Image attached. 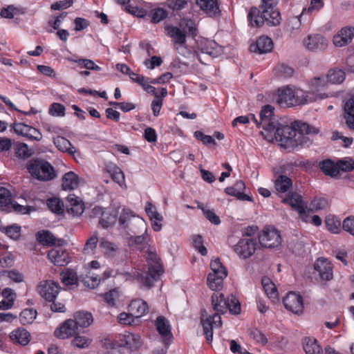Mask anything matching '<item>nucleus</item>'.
Segmentation results:
<instances>
[{
  "instance_id": "54",
  "label": "nucleus",
  "mask_w": 354,
  "mask_h": 354,
  "mask_svg": "<svg viewBox=\"0 0 354 354\" xmlns=\"http://www.w3.org/2000/svg\"><path fill=\"white\" fill-rule=\"evenodd\" d=\"M229 305H227V310L232 314L238 315L241 312V305L239 300L234 295H230L227 298Z\"/></svg>"
},
{
  "instance_id": "61",
  "label": "nucleus",
  "mask_w": 354,
  "mask_h": 354,
  "mask_svg": "<svg viewBox=\"0 0 354 354\" xmlns=\"http://www.w3.org/2000/svg\"><path fill=\"white\" fill-rule=\"evenodd\" d=\"M48 113L56 117L64 116L65 115V107L62 104L53 103L48 109Z\"/></svg>"
},
{
  "instance_id": "38",
  "label": "nucleus",
  "mask_w": 354,
  "mask_h": 354,
  "mask_svg": "<svg viewBox=\"0 0 354 354\" xmlns=\"http://www.w3.org/2000/svg\"><path fill=\"white\" fill-rule=\"evenodd\" d=\"M98 242V232L95 231L86 241L82 250L83 253L85 254H94Z\"/></svg>"
},
{
  "instance_id": "21",
  "label": "nucleus",
  "mask_w": 354,
  "mask_h": 354,
  "mask_svg": "<svg viewBox=\"0 0 354 354\" xmlns=\"http://www.w3.org/2000/svg\"><path fill=\"white\" fill-rule=\"evenodd\" d=\"M66 207L68 214L73 216H80L84 209V206L80 198L74 194H69L66 198Z\"/></svg>"
},
{
  "instance_id": "32",
  "label": "nucleus",
  "mask_w": 354,
  "mask_h": 354,
  "mask_svg": "<svg viewBox=\"0 0 354 354\" xmlns=\"http://www.w3.org/2000/svg\"><path fill=\"white\" fill-rule=\"evenodd\" d=\"M201 52L213 57H217L223 53V48L214 41H207L201 47Z\"/></svg>"
},
{
  "instance_id": "25",
  "label": "nucleus",
  "mask_w": 354,
  "mask_h": 354,
  "mask_svg": "<svg viewBox=\"0 0 354 354\" xmlns=\"http://www.w3.org/2000/svg\"><path fill=\"white\" fill-rule=\"evenodd\" d=\"M10 338L15 344L26 346L30 340V334L26 329L18 328L10 333Z\"/></svg>"
},
{
  "instance_id": "44",
  "label": "nucleus",
  "mask_w": 354,
  "mask_h": 354,
  "mask_svg": "<svg viewBox=\"0 0 354 354\" xmlns=\"http://www.w3.org/2000/svg\"><path fill=\"white\" fill-rule=\"evenodd\" d=\"M326 77L332 84H341L345 80V73L340 69H331L328 71Z\"/></svg>"
},
{
  "instance_id": "11",
  "label": "nucleus",
  "mask_w": 354,
  "mask_h": 354,
  "mask_svg": "<svg viewBox=\"0 0 354 354\" xmlns=\"http://www.w3.org/2000/svg\"><path fill=\"white\" fill-rule=\"evenodd\" d=\"M257 241L252 238H243L234 245V252L242 259H247L252 256L255 250Z\"/></svg>"
},
{
  "instance_id": "20",
  "label": "nucleus",
  "mask_w": 354,
  "mask_h": 354,
  "mask_svg": "<svg viewBox=\"0 0 354 354\" xmlns=\"http://www.w3.org/2000/svg\"><path fill=\"white\" fill-rule=\"evenodd\" d=\"M272 48V40L266 36L259 37L255 42L250 46V51L258 54L270 53Z\"/></svg>"
},
{
  "instance_id": "62",
  "label": "nucleus",
  "mask_w": 354,
  "mask_h": 354,
  "mask_svg": "<svg viewBox=\"0 0 354 354\" xmlns=\"http://www.w3.org/2000/svg\"><path fill=\"white\" fill-rule=\"evenodd\" d=\"M71 62H77L79 65L86 68L88 70L99 71L101 68L95 64L92 60L88 59H80L78 60L70 59Z\"/></svg>"
},
{
  "instance_id": "24",
  "label": "nucleus",
  "mask_w": 354,
  "mask_h": 354,
  "mask_svg": "<svg viewBox=\"0 0 354 354\" xmlns=\"http://www.w3.org/2000/svg\"><path fill=\"white\" fill-rule=\"evenodd\" d=\"M196 3L210 17H216L220 14L218 0H196Z\"/></svg>"
},
{
  "instance_id": "46",
  "label": "nucleus",
  "mask_w": 354,
  "mask_h": 354,
  "mask_svg": "<svg viewBox=\"0 0 354 354\" xmlns=\"http://www.w3.org/2000/svg\"><path fill=\"white\" fill-rule=\"evenodd\" d=\"M326 85V82L325 80L324 77H315L310 83L311 91H308L309 92H314L315 94L319 95H322L324 98L326 97L327 95L323 93H319L318 91L324 88Z\"/></svg>"
},
{
  "instance_id": "5",
  "label": "nucleus",
  "mask_w": 354,
  "mask_h": 354,
  "mask_svg": "<svg viewBox=\"0 0 354 354\" xmlns=\"http://www.w3.org/2000/svg\"><path fill=\"white\" fill-rule=\"evenodd\" d=\"M148 270L142 271L137 275V280L142 286L149 288L153 286L163 273L162 266L156 253L149 252L147 257Z\"/></svg>"
},
{
  "instance_id": "53",
  "label": "nucleus",
  "mask_w": 354,
  "mask_h": 354,
  "mask_svg": "<svg viewBox=\"0 0 354 354\" xmlns=\"http://www.w3.org/2000/svg\"><path fill=\"white\" fill-rule=\"evenodd\" d=\"M149 16L151 22L157 24L167 17V12L162 8H156L151 10Z\"/></svg>"
},
{
  "instance_id": "15",
  "label": "nucleus",
  "mask_w": 354,
  "mask_h": 354,
  "mask_svg": "<svg viewBox=\"0 0 354 354\" xmlns=\"http://www.w3.org/2000/svg\"><path fill=\"white\" fill-rule=\"evenodd\" d=\"M156 326L157 330L162 336L163 344L169 346L173 337L169 321L165 317L159 316L156 318Z\"/></svg>"
},
{
  "instance_id": "56",
  "label": "nucleus",
  "mask_w": 354,
  "mask_h": 354,
  "mask_svg": "<svg viewBox=\"0 0 354 354\" xmlns=\"http://www.w3.org/2000/svg\"><path fill=\"white\" fill-rule=\"evenodd\" d=\"M306 14V8H303L299 16L292 17L288 21V26L292 31L298 30L301 26V18Z\"/></svg>"
},
{
  "instance_id": "8",
  "label": "nucleus",
  "mask_w": 354,
  "mask_h": 354,
  "mask_svg": "<svg viewBox=\"0 0 354 354\" xmlns=\"http://www.w3.org/2000/svg\"><path fill=\"white\" fill-rule=\"evenodd\" d=\"M274 116V108L270 105L263 106L260 112V122L251 114V118L259 127H262L265 131L272 133L277 128L278 121L275 120Z\"/></svg>"
},
{
  "instance_id": "64",
  "label": "nucleus",
  "mask_w": 354,
  "mask_h": 354,
  "mask_svg": "<svg viewBox=\"0 0 354 354\" xmlns=\"http://www.w3.org/2000/svg\"><path fill=\"white\" fill-rule=\"evenodd\" d=\"M328 206V201L324 198H315L310 205L312 211H319L325 209Z\"/></svg>"
},
{
  "instance_id": "45",
  "label": "nucleus",
  "mask_w": 354,
  "mask_h": 354,
  "mask_svg": "<svg viewBox=\"0 0 354 354\" xmlns=\"http://www.w3.org/2000/svg\"><path fill=\"white\" fill-rule=\"evenodd\" d=\"M37 311L32 308L22 310L19 315V321L23 325L30 324L36 318Z\"/></svg>"
},
{
  "instance_id": "27",
  "label": "nucleus",
  "mask_w": 354,
  "mask_h": 354,
  "mask_svg": "<svg viewBox=\"0 0 354 354\" xmlns=\"http://www.w3.org/2000/svg\"><path fill=\"white\" fill-rule=\"evenodd\" d=\"M167 35L172 39L174 44H186L187 35L177 26L168 25L165 26Z\"/></svg>"
},
{
  "instance_id": "16",
  "label": "nucleus",
  "mask_w": 354,
  "mask_h": 354,
  "mask_svg": "<svg viewBox=\"0 0 354 354\" xmlns=\"http://www.w3.org/2000/svg\"><path fill=\"white\" fill-rule=\"evenodd\" d=\"M354 37V27L342 28L334 37L333 44L337 47H343L350 44Z\"/></svg>"
},
{
  "instance_id": "60",
  "label": "nucleus",
  "mask_w": 354,
  "mask_h": 354,
  "mask_svg": "<svg viewBox=\"0 0 354 354\" xmlns=\"http://www.w3.org/2000/svg\"><path fill=\"white\" fill-rule=\"evenodd\" d=\"M338 171H350L354 169V161L351 158L339 160L337 162Z\"/></svg>"
},
{
  "instance_id": "22",
  "label": "nucleus",
  "mask_w": 354,
  "mask_h": 354,
  "mask_svg": "<svg viewBox=\"0 0 354 354\" xmlns=\"http://www.w3.org/2000/svg\"><path fill=\"white\" fill-rule=\"evenodd\" d=\"M284 203L289 204L300 214H305L307 209L306 204L304 202L302 196L296 192L289 193L287 197L282 200Z\"/></svg>"
},
{
  "instance_id": "47",
  "label": "nucleus",
  "mask_w": 354,
  "mask_h": 354,
  "mask_svg": "<svg viewBox=\"0 0 354 354\" xmlns=\"http://www.w3.org/2000/svg\"><path fill=\"white\" fill-rule=\"evenodd\" d=\"M47 206L50 211L57 214H61L64 211V203L57 198L48 199Z\"/></svg>"
},
{
  "instance_id": "40",
  "label": "nucleus",
  "mask_w": 354,
  "mask_h": 354,
  "mask_svg": "<svg viewBox=\"0 0 354 354\" xmlns=\"http://www.w3.org/2000/svg\"><path fill=\"white\" fill-rule=\"evenodd\" d=\"M60 280L65 286H72L77 283V273L71 269H65L60 273Z\"/></svg>"
},
{
  "instance_id": "52",
  "label": "nucleus",
  "mask_w": 354,
  "mask_h": 354,
  "mask_svg": "<svg viewBox=\"0 0 354 354\" xmlns=\"http://www.w3.org/2000/svg\"><path fill=\"white\" fill-rule=\"evenodd\" d=\"M275 73L282 77H290L293 75L294 70L285 64H278L274 68Z\"/></svg>"
},
{
  "instance_id": "19",
  "label": "nucleus",
  "mask_w": 354,
  "mask_h": 354,
  "mask_svg": "<svg viewBox=\"0 0 354 354\" xmlns=\"http://www.w3.org/2000/svg\"><path fill=\"white\" fill-rule=\"evenodd\" d=\"M77 328L74 320L69 319L55 330L54 335L59 339H68L76 334Z\"/></svg>"
},
{
  "instance_id": "29",
  "label": "nucleus",
  "mask_w": 354,
  "mask_h": 354,
  "mask_svg": "<svg viewBox=\"0 0 354 354\" xmlns=\"http://www.w3.org/2000/svg\"><path fill=\"white\" fill-rule=\"evenodd\" d=\"M74 322L77 327L86 328L89 326L93 321L91 313L84 311H78L73 315Z\"/></svg>"
},
{
  "instance_id": "37",
  "label": "nucleus",
  "mask_w": 354,
  "mask_h": 354,
  "mask_svg": "<svg viewBox=\"0 0 354 354\" xmlns=\"http://www.w3.org/2000/svg\"><path fill=\"white\" fill-rule=\"evenodd\" d=\"M346 124L348 127H354V98L348 99L344 104Z\"/></svg>"
},
{
  "instance_id": "50",
  "label": "nucleus",
  "mask_w": 354,
  "mask_h": 354,
  "mask_svg": "<svg viewBox=\"0 0 354 354\" xmlns=\"http://www.w3.org/2000/svg\"><path fill=\"white\" fill-rule=\"evenodd\" d=\"M101 296L104 298L107 305L112 307L115 306L116 301L120 297V292L116 288H114Z\"/></svg>"
},
{
  "instance_id": "48",
  "label": "nucleus",
  "mask_w": 354,
  "mask_h": 354,
  "mask_svg": "<svg viewBox=\"0 0 354 354\" xmlns=\"http://www.w3.org/2000/svg\"><path fill=\"white\" fill-rule=\"evenodd\" d=\"M11 194L10 191L3 187H0V209L9 208L11 205Z\"/></svg>"
},
{
  "instance_id": "55",
  "label": "nucleus",
  "mask_w": 354,
  "mask_h": 354,
  "mask_svg": "<svg viewBox=\"0 0 354 354\" xmlns=\"http://www.w3.org/2000/svg\"><path fill=\"white\" fill-rule=\"evenodd\" d=\"M15 154L19 158H27L32 154L31 150L28 149V145L24 143H19L15 148Z\"/></svg>"
},
{
  "instance_id": "33",
  "label": "nucleus",
  "mask_w": 354,
  "mask_h": 354,
  "mask_svg": "<svg viewBox=\"0 0 354 354\" xmlns=\"http://www.w3.org/2000/svg\"><path fill=\"white\" fill-rule=\"evenodd\" d=\"M100 247L103 253L109 257H113L116 255L118 252V245L105 238H102L100 241Z\"/></svg>"
},
{
  "instance_id": "10",
  "label": "nucleus",
  "mask_w": 354,
  "mask_h": 354,
  "mask_svg": "<svg viewBox=\"0 0 354 354\" xmlns=\"http://www.w3.org/2000/svg\"><path fill=\"white\" fill-rule=\"evenodd\" d=\"M60 289L59 284L53 281H41L37 286L39 295L49 302L55 299Z\"/></svg>"
},
{
  "instance_id": "28",
  "label": "nucleus",
  "mask_w": 354,
  "mask_h": 354,
  "mask_svg": "<svg viewBox=\"0 0 354 354\" xmlns=\"http://www.w3.org/2000/svg\"><path fill=\"white\" fill-rule=\"evenodd\" d=\"M129 307L136 319L141 317L148 312V305L142 299L133 300Z\"/></svg>"
},
{
  "instance_id": "9",
  "label": "nucleus",
  "mask_w": 354,
  "mask_h": 354,
  "mask_svg": "<svg viewBox=\"0 0 354 354\" xmlns=\"http://www.w3.org/2000/svg\"><path fill=\"white\" fill-rule=\"evenodd\" d=\"M259 243L264 248H274L281 245L279 232L274 228H265L259 237Z\"/></svg>"
},
{
  "instance_id": "3",
  "label": "nucleus",
  "mask_w": 354,
  "mask_h": 354,
  "mask_svg": "<svg viewBox=\"0 0 354 354\" xmlns=\"http://www.w3.org/2000/svg\"><path fill=\"white\" fill-rule=\"evenodd\" d=\"M278 0H261L260 9L252 7L248 15L252 26L259 28L265 23L270 26H276L281 22V16L276 8Z\"/></svg>"
},
{
  "instance_id": "57",
  "label": "nucleus",
  "mask_w": 354,
  "mask_h": 354,
  "mask_svg": "<svg viewBox=\"0 0 354 354\" xmlns=\"http://www.w3.org/2000/svg\"><path fill=\"white\" fill-rule=\"evenodd\" d=\"M82 282L89 288H95L100 284V279L97 275L89 273V274L82 279Z\"/></svg>"
},
{
  "instance_id": "6",
  "label": "nucleus",
  "mask_w": 354,
  "mask_h": 354,
  "mask_svg": "<svg viewBox=\"0 0 354 354\" xmlns=\"http://www.w3.org/2000/svg\"><path fill=\"white\" fill-rule=\"evenodd\" d=\"M28 172L39 180L48 181L55 176V171L51 165L43 160H31L27 163Z\"/></svg>"
},
{
  "instance_id": "51",
  "label": "nucleus",
  "mask_w": 354,
  "mask_h": 354,
  "mask_svg": "<svg viewBox=\"0 0 354 354\" xmlns=\"http://www.w3.org/2000/svg\"><path fill=\"white\" fill-rule=\"evenodd\" d=\"M133 216V212L129 209L124 208L119 217L120 226L124 229L127 228L131 218Z\"/></svg>"
},
{
  "instance_id": "49",
  "label": "nucleus",
  "mask_w": 354,
  "mask_h": 354,
  "mask_svg": "<svg viewBox=\"0 0 354 354\" xmlns=\"http://www.w3.org/2000/svg\"><path fill=\"white\" fill-rule=\"evenodd\" d=\"M0 231L6 233L10 239L14 240H17L21 236V227L15 224L8 227L3 226V229Z\"/></svg>"
},
{
  "instance_id": "26",
  "label": "nucleus",
  "mask_w": 354,
  "mask_h": 354,
  "mask_svg": "<svg viewBox=\"0 0 354 354\" xmlns=\"http://www.w3.org/2000/svg\"><path fill=\"white\" fill-rule=\"evenodd\" d=\"M82 179L73 171L66 173L62 177V187L64 190H74L77 189Z\"/></svg>"
},
{
  "instance_id": "34",
  "label": "nucleus",
  "mask_w": 354,
  "mask_h": 354,
  "mask_svg": "<svg viewBox=\"0 0 354 354\" xmlns=\"http://www.w3.org/2000/svg\"><path fill=\"white\" fill-rule=\"evenodd\" d=\"M177 27L187 36L195 37L197 35L196 24L192 19H182Z\"/></svg>"
},
{
  "instance_id": "41",
  "label": "nucleus",
  "mask_w": 354,
  "mask_h": 354,
  "mask_svg": "<svg viewBox=\"0 0 354 354\" xmlns=\"http://www.w3.org/2000/svg\"><path fill=\"white\" fill-rule=\"evenodd\" d=\"M36 239L43 245H53L55 243V237L48 230H41L36 234Z\"/></svg>"
},
{
  "instance_id": "12",
  "label": "nucleus",
  "mask_w": 354,
  "mask_h": 354,
  "mask_svg": "<svg viewBox=\"0 0 354 354\" xmlns=\"http://www.w3.org/2000/svg\"><path fill=\"white\" fill-rule=\"evenodd\" d=\"M283 303L286 309L295 314H299L303 312V299L300 295L290 292L283 298Z\"/></svg>"
},
{
  "instance_id": "7",
  "label": "nucleus",
  "mask_w": 354,
  "mask_h": 354,
  "mask_svg": "<svg viewBox=\"0 0 354 354\" xmlns=\"http://www.w3.org/2000/svg\"><path fill=\"white\" fill-rule=\"evenodd\" d=\"M210 267L212 272L208 274L207 283L212 290H218L221 288L223 281L227 277V270L218 258L212 261Z\"/></svg>"
},
{
  "instance_id": "42",
  "label": "nucleus",
  "mask_w": 354,
  "mask_h": 354,
  "mask_svg": "<svg viewBox=\"0 0 354 354\" xmlns=\"http://www.w3.org/2000/svg\"><path fill=\"white\" fill-rule=\"evenodd\" d=\"M116 222V213L110 210H106L99 220V225L106 229L113 225Z\"/></svg>"
},
{
  "instance_id": "35",
  "label": "nucleus",
  "mask_w": 354,
  "mask_h": 354,
  "mask_svg": "<svg viewBox=\"0 0 354 354\" xmlns=\"http://www.w3.org/2000/svg\"><path fill=\"white\" fill-rule=\"evenodd\" d=\"M319 168L327 176L336 177L339 175L338 167L337 162L335 163L332 160L327 159L322 160L319 163Z\"/></svg>"
},
{
  "instance_id": "43",
  "label": "nucleus",
  "mask_w": 354,
  "mask_h": 354,
  "mask_svg": "<svg viewBox=\"0 0 354 354\" xmlns=\"http://www.w3.org/2000/svg\"><path fill=\"white\" fill-rule=\"evenodd\" d=\"M292 180L286 176L281 175L275 180V189L277 192L284 193L292 186Z\"/></svg>"
},
{
  "instance_id": "17",
  "label": "nucleus",
  "mask_w": 354,
  "mask_h": 354,
  "mask_svg": "<svg viewBox=\"0 0 354 354\" xmlns=\"http://www.w3.org/2000/svg\"><path fill=\"white\" fill-rule=\"evenodd\" d=\"M13 128L16 133L30 140L39 141L42 138V135L39 130L24 123H15Z\"/></svg>"
},
{
  "instance_id": "59",
  "label": "nucleus",
  "mask_w": 354,
  "mask_h": 354,
  "mask_svg": "<svg viewBox=\"0 0 354 354\" xmlns=\"http://www.w3.org/2000/svg\"><path fill=\"white\" fill-rule=\"evenodd\" d=\"M91 343V339L85 336L77 335L72 340V345L80 348H85L88 347Z\"/></svg>"
},
{
  "instance_id": "30",
  "label": "nucleus",
  "mask_w": 354,
  "mask_h": 354,
  "mask_svg": "<svg viewBox=\"0 0 354 354\" xmlns=\"http://www.w3.org/2000/svg\"><path fill=\"white\" fill-rule=\"evenodd\" d=\"M55 146L62 152H66L73 155L76 152V149L72 145L71 142L64 137L57 136L53 139Z\"/></svg>"
},
{
  "instance_id": "2",
  "label": "nucleus",
  "mask_w": 354,
  "mask_h": 354,
  "mask_svg": "<svg viewBox=\"0 0 354 354\" xmlns=\"http://www.w3.org/2000/svg\"><path fill=\"white\" fill-rule=\"evenodd\" d=\"M212 304L216 313L209 315L205 310L201 311V324L203 328V333L209 343L213 339V329L221 327L222 325L220 313H225L227 310V301L223 294L214 292L212 296Z\"/></svg>"
},
{
  "instance_id": "18",
  "label": "nucleus",
  "mask_w": 354,
  "mask_h": 354,
  "mask_svg": "<svg viewBox=\"0 0 354 354\" xmlns=\"http://www.w3.org/2000/svg\"><path fill=\"white\" fill-rule=\"evenodd\" d=\"M48 258L57 266H64L71 261L68 253L61 248L51 249L48 253Z\"/></svg>"
},
{
  "instance_id": "63",
  "label": "nucleus",
  "mask_w": 354,
  "mask_h": 354,
  "mask_svg": "<svg viewBox=\"0 0 354 354\" xmlns=\"http://www.w3.org/2000/svg\"><path fill=\"white\" fill-rule=\"evenodd\" d=\"M112 179L117 183L120 186L124 184V174L121 169L117 166H115L112 169L111 171Z\"/></svg>"
},
{
  "instance_id": "58",
  "label": "nucleus",
  "mask_w": 354,
  "mask_h": 354,
  "mask_svg": "<svg viewBox=\"0 0 354 354\" xmlns=\"http://www.w3.org/2000/svg\"><path fill=\"white\" fill-rule=\"evenodd\" d=\"M145 211L151 221L156 220L162 221V216L157 212L156 207L151 203L147 202L145 206Z\"/></svg>"
},
{
  "instance_id": "23",
  "label": "nucleus",
  "mask_w": 354,
  "mask_h": 354,
  "mask_svg": "<svg viewBox=\"0 0 354 354\" xmlns=\"http://www.w3.org/2000/svg\"><path fill=\"white\" fill-rule=\"evenodd\" d=\"M120 346L126 347L129 350L135 351L142 344L141 338L139 335L125 332L120 335Z\"/></svg>"
},
{
  "instance_id": "39",
  "label": "nucleus",
  "mask_w": 354,
  "mask_h": 354,
  "mask_svg": "<svg viewBox=\"0 0 354 354\" xmlns=\"http://www.w3.org/2000/svg\"><path fill=\"white\" fill-rule=\"evenodd\" d=\"M327 230L333 234H339L342 231V224L339 218L333 215H328L326 218Z\"/></svg>"
},
{
  "instance_id": "14",
  "label": "nucleus",
  "mask_w": 354,
  "mask_h": 354,
  "mask_svg": "<svg viewBox=\"0 0 354 354\" xmlns=\"http://www.w3.org/2000/svg\"><path fill=\"white\" fill-rule=\"evenodd\" d=\"M304 44L306 48L311 51L323 50L328 46L327 39L319 34L309 35L304 40Z\"/></svg>"
},
{
  "instance_id": "36",
  "label": "nucleus",
  "mask_w": 354,
  "mask_h": 354,
  "mask_svg": "<svg viewBox=\"0 0 354 354\" xmlns=\"http://www.w3.org/2000/svg\"><path fill=\"white\" fill-rule=\"evenodd\" d=\"M263 288L268 298L271 299L273 302L278 300V292L275 285L268 277H263L261 280Z\"/></svg>"
},
{
  "instance_id": "1",
  "label": "nucleus",
  "mask_w": 354,
  "mask_h": 354,
  "mask_svg": "<svg viewBox=\"0 0 354 354\" xmlns=\"http://www.w3.org/2000/svg\"><path fill=\"white\" fill-rule=\"evenodd\" d=\"M273 132L280 146L290 151L299 146L309 147L312 140L308 136L318 134L319 129L306 122L295 121L290 126L278 123Z\"/></svg>"
},
{
  "instance_id": "4",
  "label": "nucleus",
  "mask_w": 354,
  "mask_h": 354,
  "mask_svg": "<svg viewBox=\"0 0 354 354\" xmlns=\"http://www.w3.org/2000/svg\"><path fill=\"white\" fill-rule=\"evenodd\" d=\"M323 97L314 92L287 86L278 89L277 102L281 107H291L312 103Z\"/></svg>"
},
{
  "instance_id": "31",
  "label": "nucleus",
  "mask_w": 354,
  "mask_h": 354,
  "mask_svg": "<svg viewBox=\"0 0 354 354\" xmlns=\"http://www.w3.org/2000/svg\"><path fill=\"white\" fill-rule=\"evenodd\" d=\"M303 346L306 354H322L323 351L316 339L305 337L303 339Z\"/></svg>"
},
{
  "instance_id": "13",
  "label": "nucleus",
  "mask_w": 354,
  "mask_h": 354,
  "mask_svg": "<svg viewBox=\"0 0 354 354\" xmlns=\"http://www.w3.org/2000/svg\"><path fill=\"white\" fill-rule=\"evenodd\" d=\"M314 269L322 281H328L333 279V267L330 261L325 258H319L314 264Z\"/></svg>"
}]
</instances>
